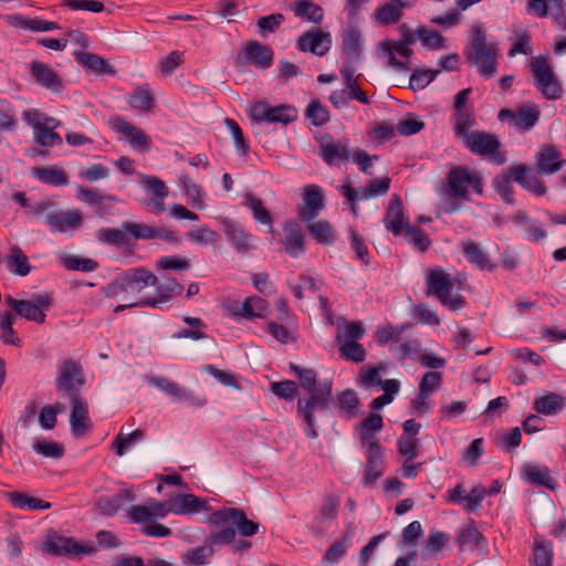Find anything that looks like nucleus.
Masks as SVG:
<instances>
[{
    "label": "nucleus",
    "mask_w": 566,
    "mask_h": 566,
    "mask_svg": "<svg viewBox=\"0 0 566 566\" xmlns=\"http://www.w3.org/2000/svg\"><path fill=\"white\" fill-rule=\"evenodd\" d=\"M562 155L553 146H543L539 148L537 159V170L541 174L552 175L558 171L564 160L560 158Z\"/></svg>",
    "instance_id": "2f4dec72"
},
{
    "label": "nucleus",
    "mask_w": 566,
    "mask_h": 566,
    "mask_svg": "<svg viewBox=\"0 0 566 566\" xmlns=\"http://www.w3.org/2000/svg\"><path fill=\"white\" fill-rule=\"evenodd\" d=\"M148 384L156 387L158 390L177 398L182 401H187L190 405L203 406L205 400L196 397L190 390L181 387L178 382L170 380L163 376H151L146 378Z\"/></svg>",
    "instance_id": "f3484780"
},
{
    "label": "nucleus",
    "mask_w": 566,
    "mask_h": 566,
    "mask_svg": "<svg viewBox=\"0 0 566 566\" xmlns=\"http://www.w3.org/2000/svg\"><path fill=\"white\" fill-rule=\"evenodd\" d=\"M282 244L285 252L292 258H297L304 253V233L297 221L289 220L284 222Z\"/></svg>",
    "instance_id": "aec40b11"
},
{
    "label": "nucleus",
    "mask_w": 566,
    "mask_h": 566,
    "mask_svg": "<svg viewBox=\"0 0 566 566\" xmlns=\"http://www.w3.org/2000/svg\"><path fill=\"white\" fill-rule=\"evenodd\" d=\"M306 117L313 125L322 126L329 120V113L319 101L314 99L307 105Z\"/></svg>",
    "instance_id": "774afa93"
},
{
    "label": "nucleus",
    "mask_w": 566,
    "mask_h": 566,
    "mask_svg": "<svg viewBox=\"0 0 566 566\" xmlns=\"http://www.w3.org/2000/svg\"><path fill=\"white\" fill-rule=\"evenodd\" d=\"M427 285L428 293L434 295L449 310L458 311L464 306L465 301L461 295H452L454 285L443 270H432L427 277Z\"/></svg>",
    "instance_id": "423d86ee"
},
{
    "label": "nucleus",
    "mask_w": 566,
    "mask_h": 566,
    "mask_svg": "<svg viewBox=\"0 0 566 566\" xmlns=\"http://www.w3.org/2000/svg\"><path fill=\"white\" fill-rule=\"evenodd\" d=\"M367 464L365 468L364 484L370 485L384 474V454L380 446L376 441L368 443Z\"/></svg>",
    "instance_id": "4be33fe9"
},
{
    "label": "nucleus",
    "mask_w": 566,
    "mask_h": 566,
    "mask_svg": "<svg viewBox=\"0 0 566 566\" xmlns=\"http://www.w3.org/2000/svg\"><path fill=\"white\" fill-rule=\"evenodd\" d=\"M290 369L297 375L301 387L308 392V397L300 398L297 401V412L302 415L307 428L305 434L310 439L318 437L316 427V419L314 411L326 412L329 410L331 402L333 401L332 395V380L325 379L317 385L316 373L310 368H302L296 364L291 363Z\"/></svg>",
    "instance_id": "f257e3e1"
},
{
    "label": "nucleus",
    "mask_w": 566,
    "mask_h": 566,
    "mask_svg": "<svg viewBox=\"0 0 566 566\" xmlns=\"http://www.w3.org/2000/svg\"><path fill=\"white\" fill-rule=\"evenodd\" d=\"M342 53L345 55L346 61L358 62L361 56L363 38L361 32L357 27L349 25L343 32Z\"/></svg>",
    "instance_id": "c756f323"
},
{
    "label": "nucleus",
    "mask_w": 566,
    "mask_h": 566,
    "mask_svg": "<svg viewBox=\"0 0 566 566\" xmlns=\"http://www.w3.org/2000/svg\"><path fill=\"white\" fill-rule=\"evenodd\" d=\"M533 85L547 101H557L563 96V83L545 55L533 56Z\"/></svg>",
    "instance_id": "20e7f679"
},
{
    "label": "nucleus",
    "mask_w": 566,
    "mask_h": 566,
    "mask_svg": "<svg viewBox=\"0 0 566 566\" xmlns=\"http://www.w3.org/2000/svg\"><path fill=\"white\" fill-rule=\"evenodd\" d=\"M126 102L135 109L148 111L153 107L154 97L146 86H137L125 96Z\"/></svg>",
    "instance_id": "09e8293b"
},
{
    "label": "nucleus",
    "mask_w": 566,
    "mask_h": 566,
    "mask_svg": "<svg viewBox=\"0 0 566 566\" xmlns=\"http://www.w3.org/2000/svg\"><path fill=\"white\" fill-rule=\"evenodd\" d=\"M70 402L72 405L70 415L71 430L76 436H81L92 428L88 417V405L82 396L70 398Z\"/></svg>",
    "instance_id": "393cba45"
},
{
    "label": "nucleus",
    "mask_w": 566,
    "mask_h": 566,
    "mask_svg": "<svg viewBox=\"0 0 566 566\" xmlns=\"http://www.w3.org/2000/svg\"><path fill=\"white\" fill-rule=\"evenodd\" d=\"M143 439L144 431L140 429H136L129 433H124L122 429L112 442L111 448L118 457H123L133 444L142 441Z\"/></svg>",
    "instance_id": "49530a36"
},
{
    "label": "nucleus",
    "mask_w": 566,
    "mask_h": 566,
    "mask_svg": "<svg viewBox=\"0 0 566 566\" xmlns=\"http://www.w3.org/2000/svg\"><path fill=\"white\" fill-rule=\"evenodd\" d=\"M440 73V70H416L410 75L409 87L413 91L428 86Z\"/></svg>",
    "instance_id": "0e129e2a"
},
{
    "label": "nucleus",
    "mask_w": 566,
    "mask_h": 566,
    "mask_svg": "<svg viewBox=\"0 0 566 566\" xmlns=\"http://www.w3.org/2000/svg\"><path fill=\"white\" fill-rule=\"evenodd\" d=\"M464 54L479 69L481 75L491 77L496 73L499 49L496 43L486 41V34L478 23L472 28L471 40Z\"/></svg>",
    "instance_id": "f03ea898"
},
{
    "label": "nucleus",
    "mask_w": 566,
    "mask_h": 566,
    "mask_svg": "<svg viewBox=\"0 0 566 566\" xmlns=\"http://www.w3.org/2000/svg\"><path fill=\"white\" fill-rule=\"evenodd\" d=\"M274 52L273 50L264 44H261L256 40H250L245 43L242 52L235 57V64L238 66L253 65L259 70H266L273 64Z\"/></svg>",
    "instance_id": "9d476101"
},
{
    "label": "nucleus",
    "mask_w": 566,
    "mask_h": 566,
    "mask_svg": "<svg viewBox=\"0 0 566 566\" xmlns=\"http://www.w3.org/2000/svg\"><path fill=\"white\" fill-rule=\"evenodd\" d=\"M251 117L258 123L289 124L296 118V111L289 105L270 106L265 102H258L251 108Z\"/></svg>",
    "instance_id": "ddd939ff"
},
{
    "label": "nucleus",
    "mask_w": 566,
    "mask_h": 566,
    "mask_svg": "<svg viewBox=\"0 0 566 566\" xmlns=\"http://www.w3.org/2000/svg\"><path fill=\"white\" fill-rule=\"evenodd\" d=\"M156 286V296H143L140 304L148 307H160L161 304L167 303L174 295H180L184 287L174 277H165L161 283Z\"/></svg>",
    "instance_id": "5701e85b"
},
{
    "label": "nucleus",
    "mask_w": 566,
    "mask_h": 566,
    "mask_svg": "<svg viewBox=\"0 0 566 566\" xmlns=\"http://www.w3.org/2000/svg\"><path fill=\"white\" fill-rule=\"evenodd\" d=\"M564 6V0H533V11L539 17H552L562 30H566Z\"/></svg>",
    "instance_id": "c85d7f7f"
},
{
    "label": "nucleus",
    "mask_w": 566,
    "mask_h": 566,
    "mask_svg": "<svg viewBox=\"0 0 566 566\" xmlns=\"http://www.w3.org/2000/svg\"><path fill=\"white\" fill-rule=\"evenodd\" d=\"M336 342L343 358L355 363H363L366 358V350L363 345L352 339H343L342 333L337 334Z\"/></svg>",
    "instance_id": "a18cd8bd"
},
{
    "label": "nucleus",
    "mask_w": 566,
    "mask_h": 566,
    "mask_svg": "<svg viewBox=\"0 0 566 566\" xmlns=\"http://www.w3.org/2000/svg\"><path fill=\"white\" fill-rule=\"evenodd\" d=\"M337 402L340 415L347 418L356 417V410L359 407V399L354 389H346L338 392Z\"/></svg>",
    "instance_id": "8fccbe9b"
},
{
    "label": "nucleus",
    "mask_w": 566,
    "mask_h": 566,
    "mask_svg": "<svg viewBox=\"0 0 566 566\" xmlns=\"http://www.w3.org/2000/svg\"><path fill=\"white\" fill-rule=\"evenodd\" d=\"M303 201L304 207L298 210L301 219H316L325 208L323 189L317 185L305 186Z\"/></svg>",
    "instance_id": "412c9836"
},
{
    "label": "nucleus",
    "mask_w": 566,
    "mask_h": 566,
    "mask_svg": "<svg viewBox=\"0 0 566 566\" xmlns=\"http://www.w3.org/2000/svg\"><path fill=\"white\" fill-rule=\"evenodd\" d=\"M75 541L57 535L48 536L43 549L54 556L71 555L74 553ZM76 548H78L76 546Z\"/></svg>",
    "instance_id": "c03bdc74"
},
{
    "label": "nucleus",
    "mask_w": 566,
    "mask_h": 566,
    "mask_svg": "<svg viewBox=\"0 0 566 566\" xmlns=\"http://www.w3.org/2000/svg\"><path fill=\"white\" fill-rule=\"evenodd\" d=\"M296 46L302 52L323 56L332 46V36L328 32H324L321 29L310 30L297 39Z\"/></svg>",
    "instance_id": "2eb2a0df"
},
{
    "label": "nucleus",
    "mask_w": 566,
    "mask_h": 566,
    "mask_svg": "<svg viewBox=\"0 0 566 566\" xmlns=\"http://www.w3.org/2000/svg\"><path fill=\"white\" fill-rule=\"evenodd\" d=\"M463 143L473 154L483 156L493 155L500 148V142L495 136L479 130L471 132Z\"/></svg>",
    "instance_id": "bb28decb"
},
{
    "label": "nucleus",
    "mask_w": 566,
    "mask_h": 566,
    "mask_svg": "<svg viewBox=\"0 0 566 566\" xmlns=\"http://www.w3.org/2000/svg\"><path fill=\"white\" fill-rule=\"evenodd\" d=\"M384 427L382 417L379 413H370L360 423L361 442L375 441V432L380 431Z\"/></svg>",
    "instance_id": "6e6d98bb"
},
{
    "label": "nucleus",
    "mask_w": 566,
    "mask_h": 566,
    "mask_svg": "<svg viewBox=\"0 0 566 566\" xmlns=\"http://www.w3.org/2000/svg\"><path fill=\"white\" fill-rule=\"evenodd\" d=\"M85 385V376L82 366L72 358L64 359L57 365L55 388L67 398L81 396V388Z\"/></svg>",
    "instance_id": "0eeeda50"
},
{
    "label": "nucleus",
    "mask_w": 566,
    "mask_h": 566,
    "mask_svg": "<svg viewBox=\"0 0 566 566\" xmlns=\"http://www.w3.org/2000/svg\"><path fill=\"white\" fill-rule=\"evenodd\" d=\"M31 176L45 185L54 187L65 186L69 184L67 175L62 169L54 166L33 167L31 169Z\"/></svg>",
    "instance_id": "e433bc0d"
},
{
    "label": "nucleus",
    "mask_w": 566,
    "mask_h": 566,
    "mask_svg": "<svg viewBox=\"0 0 566 566\" xmlns=\"http://www.w3.org/2000/svg\"><path fill=\"white\" fill-rule=\"evenodd\" d=\"M402 234L408 243L412 244L421 252L427 251L431 244V240L428 234L423 230L412 227L409 222H406V228Z\"/></svg>",
    "instance_id": "3c124183"
},
{
    "label": "nucleus",
    "mask_w": 566,
    "mask_h": 566,
    "mask_svg": "<svg viewBox=\"0 0 566 566\" xmlns=\"http://www.w3.org/2000/svg\"><path fill=\"white\" fill-rule=\"evenodd\" d=\"M96 237L99 241L108 244L120 247L128 243L129 239L125 229L102 228L97 231Z\"/></svg>",
    "instance_id": "052dcab7"
},
{
    "label": "nucleus",
    "mask_w": 566,
    "mask_h": 566,
    "mask_svg": "<svg viewBox=\"0 0 566 566\" xmlns=\"http://www.w3.org/2000/svg\"><path fill=\"white\" fill-rule=\"evenodd\" d=\"M268 311V302L260 296L247 297L241 306L234 312L245 318L263 317Z\"/></svg>",
    "instance_id": "37998d69"
},
{
    "label": "nucleus",
    "mask_w": 566,
    "mask_h": 566,
    "mask_svg": "<svg viewBox=\"0 0 566 566\" xmlns=\"http://www.w3.org/2000/svg\"><path fill=\"white\" fill-rule=\"evenodd\" d=\"M209 520L216 526H224L227 523H230L242 537L252 536L256 534L260 528L259 523L248 520L242 510L234 507L216 511L210 515Z\"/></svg>",
    "instance_id": "6e6552de"
},
{
    "label": "nucleus",
    "mask_w": 566,
    "mask_h": 566,
    "mask_svg": "<svg viewBox=\"0 0 566 566\" xmlns=\"http://www.w3.org/2000/svg\"><path fill=\"white\" fill-rule=\"evenodd\" d=\"M352 544V534L347 532L340 539L335 541L323 557V563L336 564L345 555Z\"/></svg>",
    "instance_id": "603ef678"
},
{
    "label": "nucleus",
    "mask_w": 566,
    "mask_h": 566,
    "mask_svg": "<svg viewBox=\"0 0 566 566\" xmlns=\"http://www.w3.org/2000/svg\"><path fill=\"white\" fill-rule=\"evenodd\" d=\"M384 369V366L379 364L378 366H369L361 367L359 371V377L357 379V385L360 388H373L379 387L382 379L380 377V371Z\"/></svg>",
    "instance_id": "4d7b16f0"
},
{
    "label": "nucleus",
    "mask_w": 566,
    "mask_h": 566,
    "mask_svg": "<svg viewBox=\"0 0 566 566\" xmlns=\"http://www.w3.org/2000/svg\"><path fill=\"white\" fill-rule=\"evenodd\" d=\"M501 122H507L509 125L518 132H525L531 128V106L523 105L517 112L511 109H501L499 113Z\"/></svg>",
    "instance_id": "473e14b6"
},
{
    "label": "nucleus",
    "mask_w": 566,
    "mask_h": 566,
    "mask_svg": "<svg viewBox=\"0 0 566 566\" xmlns=\"http://www.w3.org/2000/svg\"><path fill=\"white\" fill-rule=\"evenodd\" d=\"M566 403V399L555 392H547L536 398L534 402L535 410L544 416H555L559 413Z\"/></svg>",
    "instance_id": "4c0bfd02"
},
{
    "label": "nucleus",
    "mask_w": 566,
    "mask_h": 566,
    "mask_svg": "<svg viewBox=\"0 0 566 566\" xmlns=\"http://www.w3.org/2000/svg\"><path fill=\"white\" fill-rule=\"evenodd\" d=\"M206 502L193 494H179L169 500V510L175 514H193L205 509Z\"/></svg>",
    "instance_id": "72a5a7b5"
},
{
    "label": "nucleus",
    "mask_w": 566,
    "mask_h": 566,
    "mask_svg": "<svg viewBox=\"0 0 566 566\" xmlns=\"http://www.w3.org/2000/svg\"><path fill=\"white\" fill-rule=\"evenodd\" d=\"M463 252L468 261L476 265L479 269L491 270L493 268L491 265V261L488 253L482 249V247L479 243H475L473 241L464 243Z\"/></svg>",
    "instance_id": "de8ad7c7"
},
{
    "label": "nucleus",
    "mask_w": 566,
    "mask_h": 566,
    "mask_svg": "<svg viewBox=\"0 0 566 566\" xmlns=\"http://www.w3.org/2000/svg\"><path fill=\"white\" fill-rule=\"evenodd\" d=\"M77 62L87 70L95 73L114 74L115 71L107 64V62L93 53H81L77 55Z\"/></svg>",
    "instance_id": "864d4df0"
},
{
    "label": "nucleus",
    "mask_w": 566,
    "mask_h": 566,
    "mask_svg": "<svg viewBox=\"0 0 566 566\" xmlns=\"http://www.w3.org/2000/svg\"><path fill=\"white\" fill-rule=\"evenodd\" d=\"M457 541L462 549L472 551L479 547L480 542L483 541V535L475 526L468 525L460 530Z\"/></svg>",
    "instance_id": "13d9d810"
},
{
    "label": "nucleus",
    "mask_w": 566,
    "mask_h": 566,
    "mask_svg": "<svg viewBox=\"0 0 566 566\" xmlns=\"http://www.w3.org/2000/svg\"><path fill=\"white\" fill-rule=\"evenodd\" d=\"M293 12L296 17L305 19L315 24H321L324 19L323 8L311 0H298L295 2Z\"/></svg>",
    "instance_id": "a19ab883"
},
{
    "label": "nucleus",
    "mask_w": 566,
    "mask_h": 566,
    "mask_svg": "<svg viewBox=\"0 0 566 566\" xmlns=\"http://www.w3.org/2000/svg\"><path fill=\"white\" fill-rule=\"evenodd\" d=\"M244 205L252 211L253 218L259 223L269 227V231H273V219L269 210L264 207L261 199L248 193L244 197Z\"/></svg>",
    "instance_id": "79ce46f5"
},
{
    "label": "nucleus",
    "mask_w": 566,
    "mask_h": 566,
    "mask_svg": "<svg viewBox=\"0 0 566 566\" xmlns=\"http://www.w3.org/2000/svg\"><path fill=\"white\" fill-rule=\"evenodd\" d=\"M385 228L395 237L402 234L408 218L402 210V202L399 196L394 195L389 201L386 216L382 220Z\"/></svg>",
    "instance_id": "b1692460"
},
{
    "label": "nucleus",
    "mask_w": 566,
    "mask_h": 566,
    "mask_svg": "<svg viewBox=\"0 0 566 566\" xmlns=\"http://www.w3.org/2000/svg\"><path fill=\"white\" fill-rule=\"evenodd\" d=\"M122 228L127 231L128 238L132 237L134 240L155 239V228L149 227L146 223L124 221L122 223Z\"/></svg>",
    "instance_id": "680f3d73"
},
{
    "label": "nucleus",
    "mask_w": 566,
    "mask_h": 566,
    "mask_svg": "<svg viewBox=\"0 0 566 566\" xmlns=\"http://www.w3.org/2000/svg\"><path fill=\"white\" fill-rule=\"evenodd\" d=\"M417 35L422 44L430 50H439L446 48L444 38L437 31L427 30L426 28L420 27L417 29Z\"/></svg>",
    "instance_id": "69168bd1"
},
{
    "label": "nucleus",
    "mask_w": 566,
    "mask_h": 566,
    "mask_svg": "<svg viewBox=\"0 0 566 566\" xmlns=\"http://www.w3.org/2000/svg\"><path fill=\"white\" fill-rule=\"evenodd\" d=\"M409 46L410 45L400 40H385L379 43V49L387 55L389 65L397 71H408L407 64L397 60L395 53H398L402 57L409 59L413 53Z\"/></svg>",
    "instance_id": "cd10ccee"
},
{
    "label": "nucleus",
    "mask_w": 566,
    "mask_h": 566,
    "mask_svg": "<svg viewBox=\"0 0 566 566\" xmlns=\"http://www.w3.org/2000/svg\"><path fill=\"white\" fill-rule=\"evenodd\" d=\"M390 187V178L382 177L371 180L366 187L354 189L349 184L339 187L342 195L352 203V211L357 213L356 201L369 200L378 196H385Z\"/></svg>",
    "instance_id": "f8f14e48"
},
{
    "label": "nucleus",
    "mask_w": 566,
    "mask_h": 566,
    "mask_svg": "<svg viewBox=\"0 0 566 566\" xmlns=\"http://www.w3.org/2000/svg\"><path fill=\"white\" fill-rule=\"evenodd\" d=\"M13 323L14 317L11 313H0V339L7 345L18 346L20 344V338L17 336L13 329Z\"/></svg>",
    "instance_id": "bf43d9fd"
},
{
    "label": "nucleus",
    "mask_w": 566,
    "mask_h": 566,
    "mask_svg": "<svg viewBox=\"0 0 566 566\" xmlns=\"http://www.w3.org/2000/svg\"><path fill=\"white\" fill-rule=\"evenodd\" d=\"M169 512L168 502H151L149 505H134L129 511V517L135 523L150 522L154 517H165Z\"/></svg>",
    "instance_id": "7c9ffc66"
},
{
    "label": "nucleus",
    "mask_w": 566,
    "mask_h": 566,
    "mask_svg": "<svg viewBox=\"0 0 566 566\" xmlns=\"http://www.w3.org/2000/svg\"><path fill=\"white\" fill-rule=\"evenodd\" d=\"M554 551L553 544L548 541H536L533 548L534 566H553Z\"/></svg>",
    "instance_id": "5fc2aeb1"
},
{
    "label": "nucleus",
    "mask_w": 566,
    "mask_h": 566,
    "mask_svg": "<svg viewBox=\"0 0 566 566\" xmlns=\"http://www.w3.org/2000/svg\"><path fill=\"white\" fill-rule=\"evenodd\" d=\"M158 277L144 268L130 269L107 285V295L118 297L122 293L139 294L145 287L155 286Z\"/></svg>",
    "instance_id": "39448f33"
},
{
    "label": "nucleus",
    "mask_w": 566,
    "mask_h": 566,
    "mask_svg": "<svg viewBox=\"0 0 566 566\" xmlns=\"http://www.w3.org/2000/svg\"><path fill=\"white\" fill-rule=\"evenodd\" d=\"M4 302L21 317L39 324L44 323L45 314L43 310L50 306V298L45 294L35 295L34 302L27 300H15L11 295H6Z\"/></svg>",
    "instance_id": "9b49d317"
},
{
    "label": "nucleus",
    "mask_w": 566,
    "mask_h": 566,
    "mask_svg": "<svg viewBox=\"0 0 566 566\" xmlns=\"http://www.w3.org/2000/svg\"><path fill=\"white\" fill-rule=\"evenodd\" d=\"M31 76L36 84L52 93L59 94L63 90V82L59 74L48 64L39 61H32L29 64Z\"/></svg>",
    "instance_id": "a211bd4d"
},
{
    "label": "nucleus",
    "mask_w": 566,
    "mask_h": 566,
    "mask_svg": "<svg viewBox=\"0 0 566 566\" xmlns=\"http://www.w3.org/2000/svg\"><path fill=\"white\" fill-rule=\"evenodd\" d=\"M181 182L190 205L199 210L205 209L206 206L202 201L201 188L190 177L187 176L181 177Z\"/></svg>",
    "instance_id": "e2e57ef3"
},
{
    "label": "nucleus",
    "mask_w": 566,
    "mask_h": 566,
    "mask_svg": "<svg viewBox=\"0 0 566 566\" xmlns=\"http://www.w3.org/2000/svg\"><path fill=\"white\" fill-rule=\"evenodd\" d=\"M8 270L19 276H27L31 272V265L28 256L20 247L13 245L7 256Z\"/></svg>",
    "instance_id": "ea45409f"
},
{
    "label": "nucleus",
    "mask_w": 566,
    "mask_h": 566,
    "mask_svg": "<svg viewBox=\"0 0 566 566\" xmlns=\"http://www.w3.org/2000/svg\"><path fill=\"white\" fill-rule=\"evenodd\" d=\"M135 496L129 490H122L113 496H102L97 500L96 506L101 514L113 516L115 515L124 501H132Z\"/></svg>",
    "instance_id": "c9c22d12"
},
{
    "label": "nucleus",
    "mask_w": 566,
    "mask_h": 566,
    "mask_svg": "<svg viewBox=\"0 0 566 566\" xmlns=\"http://www.w3.org/2000/svg\"><path fill=\"white\" fill-rule=\"evenodd\" d=\"M113 130L123 135L128 139L130 146L138 150H147L151 147V140L148 135L140 128L132 125L130 123L116 117L111 120Z\"/></svg>",
    "instance_id": "6ab92c4d"
},
{
    "label": "nucleus",
    "mask_w": 566,
    "mask_h": 566,
    "mask_svg": "<svg viewBox=\"0 0 566 566\" xmlns=\"http://www.w3.org/2000/svg\"><path fill=\"white\" fill-rule=\"evenodd\" d=\"M305 219L306 228L310 234L319 244L329 245L335 241V234L332 224L327 220Z\"/></svg>",
    "instance_id": "58836bf2"
},
{
    "label": "nucleus",
    "mask_w": 566,
    "mask_h": 566,
    "mask_svg": "<svg viewBox=\"0 0 566 566\" xmlns=\"http://www.w3.org/2000/svg\"><path fill=\"white\" fill-rule=\"evenodd\" d=\"M9 503L19 510L41 511L49 510L51 503L40 497L30 496L23 492H10L7 494Z\"/></svg>",
    "instance_id": "f704fd0d"
},
{
    "label": "nucleus",
    "mask_w": 566,
    "mask_h": 566,
    "mask_svg": "<svg viewBox=\"0 0 566 566\" xmlns=\"http://www.w3.org/2000/svg\"><path fill=\"white\" fill-rule=\"evenodd\" d=\"M318 155L328 166L353 158L348 139L334 140L332 137H322L319 140Z\"/></svg>",
    "instance_id": "4468645a"
},
{
    "label": "nucleus",
    "mask_w": 566,
    "mask_h": 566,
    "mask_svg": "<svg viewBox=\"0 0 566 566\" xmlns=\"http://www.w3.org/2000/svg\"><path fill=\"white\" fill-rule=\"evenodd\" d=\"M22 119L32 128L33 140L42 147H53L62 144V137L55 132L61 120L51 117L38 108H28L22 112Z\"/></svg>",
    "instance_id": "7ed1b4c3"
},
{
    "label": "nucleus",
    "mask_w": 566,
    "mask_h": 566,
    "mask_svg": "<svg viewBox=\"0 0 566 566\" xmlns=\"http://www.w3.org/2000/svg\"><path fill=\"white\" fill-rule=\"evenodd\" d=\"M45 223L52 231L65 232L69 229H75L82 223V216L77 210L57 211L52 209L45 213Z\"/></svg>",
    "instance_id": "a878e982"
},
{
    "label": "nucleus",
    "mask_w": 566,
    "mask_h": 566,
    "mask_svg": "<svg viewBox=\"0 0 566 566\" xmlns=\"http://www.w3.org/2000/svg\"><path fill=\"white\" fill-rule=\"evenodd\" d=\"M221 223L228 242L238 253L248 254L250 250L255 249V245L253 244V237L250 233H247L238 222L232 219L224 218Z\"/></svg>",
    "instance_id": "dca6fc26"
},
{
    "label": "nucleus",
    "mask_w": 566,
    "mask_h": 566,
    "mask_svg": "<svg viewBox=\"0 0 566 566\" xmlns=\"http://www.w3.org/2000/svg\"><path fill=\"white\" fill-rule=\"evenodd\" d=\"M481 195L483 191L481 179L468 168L457 166L448 174V192L454 198L467 199L469 188Z\"/></svg>",
    "instance_id": "1a4fd4ad"
},
{
    "label": "nucleus",
    "mask_w": 566,
    "mask_h": 566,
    "mask_svg": "<svg viewBox=\"0 0 566 566\" xmlns=\"http://www.w3.org/2000/svg\"><path fill=\"white\" fill-rule=\"evenodd\" d=\"M448 535L440 531H431L428 535L427 544L421 551V556L427 558L439 552L447 543Z\"/></svg>",
    "instance_id": "338daca9"
}]
</instances>
